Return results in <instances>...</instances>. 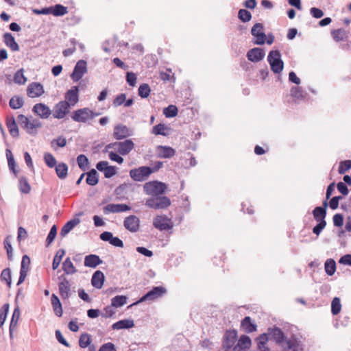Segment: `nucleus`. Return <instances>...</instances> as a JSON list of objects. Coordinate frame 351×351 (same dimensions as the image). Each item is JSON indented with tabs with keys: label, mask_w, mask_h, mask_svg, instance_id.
<instances>
[{
	"label": "nucleus",
	"mask_w": 351,
	"mask_h": 351,
	"mask_svg": "<svg viewBox=\"0 0 351 351\" xmlns=\"http://www.w3.org/2000/svg\"><path fill=\"white\" fill-rule=\"evenodd\" d=\"M132 135V130L123 124H117L114 128L113 137L116 140H122Z\"/></svg>",
	"instance_id": "14"
},
{
	"label": "nucleus",
	"mask_w": 351,
	"mask_h": 351,
	"mask_svg": "<svg viewBox=\"0 0 351 351\" xmlns=\"http://www.w3.org/2000/svg\"><path fill=\"white\" fill-rule=\"evenodd\" d=\"M241 327L247 333H251L257 330V325L252 322V319L249 316H246L242 319Z\"/></svg>",
	"instance_id": "28"
},
{
	"label": "nucleus",
	"mask_w": 351,
	"mask_h": 351,
	"mask_svg": "<svg viewBox=\"0 0 351 351\" xmlns=\"http://www.w3.org/2000/svg\"><path fill=\"white\" fill-rule=\"evenodd\" d=\"M134 326V322L132 319H121L112 325L113 330L129 329Z\"/></svg>",
	"instance_id": "31"
},
{
	"label": "nucleus",
	"mask_w": 351,
	"mask_h": 351,
	"mask_svg": "<svg viewBox=\"0 0 351 351\" xmlns=\"http://www.w3.org/2000/svg\"><path fill=\"white\" fill-rule=\"evenodd\" d=\"M178 109L174 105H169L163 110V114L167 118H173L178 115Z\"/></svg>",
	"instance_id": "52"
},
{
	"label": "nucleus",
	"mask_w": 351,
	"mask_h": 351,
	"mask_svg": "<svg viewBox=\"0 0 351 351\" xmlns=\"http://www.w3.org/2000/svg\"><path fill=\"white\" fill-rule=\"evenodd\" d=\"M5 154L8 159L9 169L16 176V174L18 173V171L16 170L15 169L16 164L14 160V156L12 154V152L10 149H7L5 151Z\"/></svg>",
	"instance_id": "47"
},
{
	"label": "nucleus",
	"mask_w": 351,
	"mask_h": 351,
	"mask_svg": "<svg viewBox=\"0 0 351 351\" xmlns=\"http://www.w3.org/2000/svg\"><path fill=\"white\" fill-rule=\"evenodd\" d=\"M77 162L79 168L82 171H85L89 164L88 159L84 154H80L77 157Z\"/></svg>",
	"instance_id": "54"
},
{
	"label": "nucleus",
	"mask_w": 351,
	"mask_h": 351,
	"mask_svg": "<svg viewBox=\"0 0 351 351\" xmlns=\"http://www.w3.org/2000/svg\"><path fill=\"white\" fill-rule=\"evenodd\" d=\"M71 106L66 101H60L57 103L53 109V117L56 119L64 118L70 111Z\"/></svg>",
	"instance_id": "10"
},
{
	"label": "nucleus",
	"mask_w": 351,
	"mask_h": 351,
	"mask_svg": "<svg viewBox=\"0 0 351 351\" xmlns=\"http://www.w3.org/2000/svg\"><path fill=\"white\" fill-rule=\"evenodd\" d=\"M264 26L262 23H255L251 29L252 35L256 38L253 43L257 45H262L265 43L266 34L263 32Z\"/></svg>",
	"instance_id": "9"
},
{
	"label": "nucleus",
	"mask_w": 351,
	"mask_h": 351,
	"mask_svg": "<svg viewBox=\"0 0 351 351\" xmlns=\"http://www.w3.org/2000/svg\"><path fill=\"white\" fill-rule=\"evenodd\" d=\"M151 93V88L147 84H142L139 86L138 89V95L143 99L147 98Z\"/></svg>",
	"instance_id": "50"
},
{
	"label": "nucleus",
	"mask_w": 351,
	"mask_h": 351,
	"mask_svg": "<svg viewBox=\"0 0 351 351\" xmlns=\"http://www.w3.org/2000/svg\"><path fill=\"white\" fill-rule=\"evenodd\" d=\"M86 182L90 186H95L99 182V174L95 169H91L86 173Z\"/></svg>",
	"instance_id": "38"
},
{
	"label": "nucleus",
	"mask_w": 351,
	"mask_h": 351,
	"mask_svg": "<svg viewBox=\"0 0 351 351\" xmlns=\"http://www.w3.org/2000/svg\"><path fill=\"white\" fill-rule=\"evenodd\" d=\"M51 14L56 16H62L68 12V8L61 4L50 7Z\"/></svg>",
	"instance_id": "41"
},
{
	"label": "nucleus",
	"mask_w": 351,
	"mask_h": 351,
	"mask_svg": "<svg viewBox=\"0 0 351 351\" xmlns=\"http://www.w3.org/2000/svg\"><path fill=\"white\" fill-rule=\"evenodd\" d=\"M238 18L243 23L248 22L252 19V14L245 9H240L238 12Z\"/></svg>",
	"instance_id": "56"
},
{
	"label": "nucleus",
	"mask_w": 351,
	"mask_h": 351,
	"mask_svg": "<svg viewBox=\"0 0 351 351\" xmlns=\"http://www.w3.org/2000/svg\"><path fill=\"white\" fill-rule=\"evenodd\" d=\"M267 334L278 345H282L287 339L282 329L277 326L269 328L267 329Z\"/></svg>",
	"instance_id": "13"
},
{
	"label": "nucleus",
	"mask_w": 351,
	"mask_h": 351,
	"mask_svg": "<svg viewBox=\"0 0 351 351\" xmlns=\"http://www.w3.org/2000/svg\"><path fill=\"white\" fill-rule=\"evenodd\" d=\"M17 119L21 127L24 129L27 134L32 136L36 135V129L42 127V123L38 119H34L30 121L29 119L24 114L18 115Z\"/></svg>",
	"instance_id": "1"
},
{
	"label": "nucleus",
	"mask_w": 351,
	"mask_h": 351,
	"mask_svg": "<svg viewBox=\"0 0 351 351\" xmlns=\"http://www.w3.org/2000/svg\"><path fill=\"white\" fill-rule=\"evenodd\" d=\"M105 281V276L100 270L94 272L91 278V285L96 289H101Z\"/></svg>",
	"instance_id": "26"
},
{
	"label": "nucleus",
	"mask_w": 351,
	"mask_h": 351,
	"mask_svg": "<svg viewBox=\"0 0 351 351\" xmlns=\"http://www.w3.org/2000/svg\"><path fill=\"white\" fill-rule=\"evenodd\" d=\"M80 222L79 218H73L67 221L60 230V236L64 237L73 228Z\"/></svg>",
	"instance_id": "34"
},
{
	"label": "nucleus",
	"mask_w": 351,
	"mask_h": 351,
	"mask_svg": "<svg viewBox=\"0 0 351 351\" xmlns=\"http://www.w3.org/2000/svg\"><path fill=\"white\" fill-rule=\"evenodd\" d=\"M269 337L267 333H263L256 338L255 341L257 343V347L260 351H270L269 348L266 346Z\"/></svg>",
	"instance_id": "36"
},
{
	"label": "nucleus",
	"mask_w": 351,
	"mask_h": 351,
	"mask_svg": "<svg viewBox=\"0 0 351 351\" xmlns=\"http://www.w3.org/2000/svg\"><path fill=\"white\" fill-rule=\"evenodd\" d=\"M6 126L13 138L19 137V130L14 117L6 118Z\"/></svg>",
	"instance_id": "27"
},
{
	"label": "nucleus",
	"mask_w": 351,
	"mask_h": 351,
	"mask_svg": "<svg viewBox=\"0 0 351 351\" xmlns=\"http://www.w3.org/2000/svg\"><path fill=\"white\" fill-rule=\"evenodd\" d=\"M79 86H73L69 90H68L65 95L64 99L66 101H68L71 106H75L79 101Z\"/></svg>",
	"instance_id": "19"
},
{
	"label": "nucleus",
	"mask_w": 351,
	"mask_h": 351,
	"mask_svg": "<svg viewBox=\"0 0 351 351\" xmlns=\"http://www.w3.org/2000/svg\"><path fill=\"white\" fill-rule=\"evenodd\" d=\"M290 93L291 97L298 99H303L305 97L303 90L300 86H293L291 88Z\"/></svg>",
	"instance_id": "55"
},
{
	"label": "nucleus",
	"mask_w": 351,
	"mask_h": 351,
	"mask_svg": "<svg viewBox=\"0 0 351 351\" xmlns=\"http://www.w3.org/2000/svg\"><path fill=\"white\" fill-rule=\"evenodd\" d=\"M24 104V101L21 97L14 95L9 101L10 107L14 110L21 108Z\"/></svg>",
	"instance_id": "46"
},
{
	"label": "nucleus",
	"mask_w": 351,
	"mask_h": 351,
	"mask_svg": "<svg viewBox=\"0 0 351 351\" xmlns=\"http://www.w3.org/2000/svg\"><path fill=\"white\" fill-rule=\"evenodd\" d=\"M331 35L336 42L346 40L348 38V32L343 28L332 30Z\"/></svg>",
	"instance_id": "40"
},
{
	"label": "nucleus",
	"mask_w": 351,
	"mask_h": 351,
	"mask_svg": "<svg viewBox=\"0 0 351 351\" xmlns=\"http://www.w3.org/2000/svg\"><path fill=\"white\" fill-rule=\"evenodd\" d=\"M267 61L271 70L276 74H280L284 68V62L281 59V53L279 50H271L267 56Z\"/></svg>",
	"instance_id": "4"
},
{
	"label": "nucleus",
	"mask_w": 351,
	"mask_h": 351,
	"mask_svg": "<svg viewBox=\"0 0 351 351\" xmlns=\"http://www.w3.org/2000/svg\"><path fill=\"white\" fill-rule=\"evenodd\" d=\"M1 280L5 281L8 287H11L12 284V277H11V270L10 268H5L2 270L0 276Z\"/></svg>",
	"instance_id": "51"
},
{
	"label": "nucleus",
	"mask_w": 351,
	"mask_h": 351,
	"mask_svg": "<svg viewBox=\"0 0 351 351\" xmlns=\"http://www.w3.org/2000/svg\"><path fill=\"white\" fill-rule=\"evenodd\" d=\"M92 342L91 335L87 332L82 333L79 339V346L81 348H85L89 346Z\"/></svg>",
	"instance_id": "44"
},
{
	"label": "nucleus",
	"mask_w": 351,
	"mask_h": 351,
	"mask_svg": "<svg viewBox=\"0 0 351 351\" xmlns=\"http://www.w3.org/2000/svg\"><path fill=\"white\" fill-rule=\"evenodd\" d=\"M252 341L249 336L242 335L238 339V343L233 347V351H242L250 348Z\"/></svg>",
	"instance_id": "25"
},
{
	"label": "nucleus",
	"mask_w": 351,
	"mask_h": 351,
	"mask_svg": "<svg viewBox=\"0 0 351 351\" xmlns=\"http://www.w3.org/2000/svg\"><path fill=\"white\" fill-rule=\"evenodd\" d=\"M158 149H160L158 157L160 158H171L176 154L175 149L169 146L160 145Z\"/></svg>",
	"instance_id": "33"
},
{
	"label": "nucleus",
	"mask_w": 351,
	"mask_h": 351,
	"mask_svg": "<svg viewBox=\"0 0 351 351\" xmlns=\"http://www.w3.org/2000/svg\"><path fill=\"white\" fill-rule=\"evenodd\" d=\"M265 55V53L263 49L254 47L247 52L246 56L248 60L252 62H258L264 58Z\"/></svg>",
	"instance_id": "22"
},
{
	"label": "nucleus",
	"mask_w": 351,
	"mask_h": 351,
	"mask_svg": "<svg viewBox=\"0 0 351 351\" xmlns=\"http://www.w3.org/2000/svg\"><path fill=\"white\" fill-rule=\"evenodd\" d=\"M65 252H66L64 249H60L56 252L52 263V269L53 270H56L59 267L62 258L65 254Z\"/></svg>",
	"instance_id": "49"
},
{
	"label": "nucleus",
	"mask_w": 351,
	"mask_h": 351,
	"mask_svg": "<svg viewBox=\"0 0 351 351\" xmlns=\"http://www.w3.org/2000/svg\"><path fill=\"white\" fill-rule=\"evenodd\" d=\"M45 93L43 86L39 82L30 83L27 88V94L34 98L41 96Z\"/></svg>",
	"instance_id": "18"
},
{
	"label": "nucleus",
	"mask_w": 351,
	"mask_h": 351,
	"mask_svg": "<svg viewBox=\"0 0 351 351\" xmlns=\"http://www.w3.org/2000/svg\"><path fill=\"white\" fill-rule=\"evenodd\" d=\"M20 317V308L19 306H16L14 308V310L13 311L12 318L10 320V326L12 327H17V323Z\"/></svg>",
	"instance_id": "61"
},
{
	"label": "nucleus",
	"mask_w": 351,
	"mask_h": 351,
	"mask_svg": "<svg viewBox=\"0 0 351 351\" xmlns=\"http://www.w3.org/2000/svg\"><path fill=\"white\" fill-rule=\"evenodd\" d=\"M4 247L7 251V255L8 260L11 261L12 259V247L9 239V236L6 237L3 241Z\"/></svg>",
	"instance_id": "63"
},
{
	"label": "nucleus",
	"mask_w": 351,
	"mask_h": 351,
	"mask_svg": "<svg viewBox=\"0 0 351 351\" xmlns=\"http://www.w3.org/2000/svg\"><path fill=\"white\" fill-rule=\"evenodd\" d=\"M341 309L340 299L337 297L333 298L331 302V313L333 315H338Z\"/></svg>",
	"instance_id": "53"
},
{
	"label": "nucleus",
	"mask_w": 351,
	"mask_h": 351,
	"mask_svg": "<svg viewBox=\"0 0 351 351\" xmlns=\"http://www.w3.org/2000/svg\"><path fill=\"white\" fill-rule=\"evenodd\" d=\"M51 302L53 310L56 315L58 317H61L62 315V313H63L62 306V303H61L60 299L56 294L53 293L51 295Z\"/></svg>",
	"instance_id": "32"
},
{
	"label": "nucleus",
	"mask_w": 351,
	"mask_h": 351,
	"mask_svg": "<svg viewBox=\"0 0 351 351\" xmlns=\"http://www.w3.org/2000/svg\"><path fill=\"white\" fill-rule=\"evenodd\" d=\"M325 271L328 276H332L336 271V263L332 258H328L324 264Z\"/></svg>",
	"instance_id": "48"
},
{
	"label": "nucleus",
	"mask_w": 351,
	"mask_h": 351,
	"mask_svg": "<svg viewBox=\"0 0 351 351\" xmlns=\"http://www.w3.org/2000/svg\"><path fill=\"white\" fill-rule=\"evenodd\" d=\"M87 72V63L84 60H79L74 66L73 71L71 75L73 82H78L83 75Z\"/></svg>",
	"instance_id": "12"
},
{
	"label": "nucleus",
	"mask_w": 351,
	"mask_h": 351,
	"mask_svg": "<svg viewBox=\"0 0 351 351\" xmlns=\"http://www.w3.org/2000/svg\"><path fill=\"white\" fill-rule=\"evenodd\" d=\"M68 165L64 162H60L55 167L57 176L61 179H65L68 175Z\"/></svg>",
	"instance_id": "39"
},
{
	"label": "nucleus",
	"mask_w": 351,
	"mask_h": 351,
	"mask_svg": "<svg viewBox=\"0 0 351 351\" xmlns=\"http://www.w3.org/2000/svg\"><path fill=\"white\" fill-rule=\"evenodd\" d=\"M131 186V184L123 183L118 186L114 190V195L118 199L126 198L128 189Z\"/></svg>",
	"instance_id": "37"
},
{
	"label": "nucleus",
	"mask_w": 351,
	"mask_h": 351,
	"mask_svg": "<svg viewBox=\"0 0 351 351\" xmlns=\"http://www.w3.org/2000/svg\"><path fill=\"white\" fill-rule=\"evenodd\" d=\"M100 114L99 112H94L88 108H83L74 110L71 117L74 121L86 123Z\"/></svg>",
	"instance_id": "2"
},
{
	"label": "nucleus",
	"mask_w": 351,
	"mask_h": 351,
	"mask_svg": "<svg viewBox=\"0 0 351 351\" xmlns=\"http://www.w3.org/2000/svg\"><path fill=\"white\" fill-rule=\"evenodd\" d=\"M167 189V185L158 180L146 182L143 186V191L147 195L158 196L163 195Z\"/></svg>",
	"instance_id": "3"
},
{
	"label": "nucleus",
	"mask_w": 351,
	"mask_h": 351,
	"mask_svg": "<svg viewBox=\"0 0 351 351\" xmlns=\"http://www.w3.org/2000/svg\"><path fill=\"white\" fill-rule=\"evenodd\" d=\"M328 202L324 200L322 206H317L313 210V215L315 221H326L325 218L327 214L326 210Z\"/></svg>",
	"instance_id": "24"
},
{
	"label": "nucleus",
	"mask_w": 351,
	"mask_h": 351,
	"mask_svg": "<svg viewBox=\"0 0 351 351\" xmlns=\"http://www.w3.org/2000/svg\"><path fill=\"white\" fill-rule=\"evenodd\" d=\"M62 280L58 283L59 293L61 298L64 300L70 297L71 285L69 281L63 276L59 277Z\"/></svg>",
	"instance_id": "21"
},
{
	"label": "nucleus",
	"mask_w": 351,
	"mask_h": 351,
	"mask_svg": "<svg viewBox=\"0 0 351 351\" xmlns=\"http://www.w3.org/2000/svg\"><path fill=\"white\" fill-rule=\"evenodd\" d=\"M171 128L164 123H158L153 127L152 133L158 136H167L169 134Z\"/></svg>",
	"instance_id": "35"
},
{
	"label": "nucleus",
	"mask_w": 351,
	"mask_h": 351,
	"mask_svg": "<svg viewBox=\"0 0 351 351\" xmlns=\"http://www.w3.org/2000/svg\"><path fill=\"white\" fill-rule=\"evenodd\" d=\"M19 191L24 194H28L31 191V186L26 177L21 176L19 180Z\"/></svg>",
	"instance_id": "42"
},
{
	"label": "nucleus",
	"mask_w": 351,
	"mask_h": 351,
	"mask_svg": "<svg viewBox=\"0 0 351 351\" xmlns=\"http://www.w3.org/2000/svg\"><path fill=\"white\" fill-rule=\"evenodd\" d=\"M237 338V331L235 329L226 330L223 335L222 341V348L224 351H230L231 349L233 350Z\"/></svg>",
	"instance_id": "8"
},
{
	"label": "nucleus",
	"mask_w": 351,
	"mask_h": 351,
	"mask_svg": "<svg viewBox=\"0 0 351 351\" xmlns=\"http://www.w3.org/2000/svg\"><path fill=\"white\" fill-rule=\"evenodd\" d=\"M145 205L154 210L165 209L171 205V200L167 196H153L147 199Z\"/></svg>",
	"instance_id": "5"
},
{
	"label": "nucleus",
	"mask_w": 351,
	"mask_h": 351,
	"mask_svg": "<svg viewBox=\"0 0 351 351\" xmlns=\"http://www.w3.org/2000/svg\"><path fill=\"white\" fill-rule=\"evenodd\" d=\"M153 226L160 231L169 230L173 228V223L165 215H158L153 220Z\"/></svg>",
	"instance_id": "11"
},
{
	"label": "nucleus",
	"mask_w": 351,
	"mask_h": 351,
	"mask_svg": "<svg viewBox=\"0 0 351 351\" xmlns=\"http://www.w3.org/2000/svg\"><path fill=\"white\" fill-rule=\"evenodd\" d=\"M284 343L286 344V348L291 351H303L302 342L295 335H292L288 339H286Z\"/></svg>",
	"instance_id": "16"
},
{
	"label": "nucleus",
	"mask_w": 351,
	"mask_h": 351,
	"mask_svg": "<svg viewBox=\"0 0 351 351\" xmlns=\"http://www.w3.org/2000/svg\"><path fill=\"white\" fill-rule=\"evenodd\" d=\"M62 269L66 274H73L77 272L69 257H67L62 263Z\"/></svg>",
	"instance_id": "43"
},
{
	"label": "nucleus",
	"mask_w": 351,
	"mask_h": 351,
	"mask_svg": "<svg viewBox=\"0 0 351 351\" xmlns=\"http://www.w3.org/2000/svg\"><path fill=\"white\" fill-rule=\"evenodd\" d=\"M134 147V143L131 139H126L124 141L118 142L117 152L122 155H128Z\"/></svg>",
	"instance_id": "23"
},
{
	"label": "nucleus",
	"mask_w": 351,
	"mask_h": 351,
	"mask_svg": "<svg viewBox=\"0 0 351 351\" xmlns=\"http://www.w3.org/2000/svg\"><path fill=\"white\" fill-rule=\"evenodd\" d=\"M130 178L136 182L146 180L151 175L150 167L141 166L138 168L132 169L129 172Z\"/></svg>",
	"instance_id": "7"
},
{
	"label": "nucleus",
	"mask_w": 351,
	"mask_h": 351,
	"mask_svg": "<svg viewBox=\"0 0 351 351\" xmlns=\"http://www.w3.org/2000/svg\"><path fill=\"white\" fill-rule=\"evenodd\" d=\"M57 235V227L56 225L52 226L46 239V246L48 247L54 241Z\"/></svg>",
	"instance_id": "60"
},
{
	"label": "nucleus",
	"mask_w": 351,
	"mask_h": 351,
	"mask_svg": "<svg viewBox=\"0 0 351 351\" xmlns=\"http://www.w3.org/2000/svg\"><path fill=\"white\" fill-rule=\"evenodd\" d=\"M27 81V78L23 74V70L19 69L17 71L14 75V82L18 84H24Z\"/></svg>",
	"instance_id": "58"
},
{
	"label": "nucleus",
	"mask_w": 351,
	"mask_h": 351,
	"mask_svg": "<svg viewBox=\"0 0 351 351\" xmlns=\"http://www.w3.org/2000/svg\"><path fill=\"white\" fill-rule=\"evenodd\" d=\"M131 210V207L125 204H109L104 207L103 210L105 214L110 213H122Z\"/></svg>",
	"instance_id": "20"
},
{
	"label": "nucleus",
	"mask_w": 351,
	"mask_h": 351,
	"mask_svg": "<svg viewBox=\"0 0 351 351\" xmlns=\"http://www.w3.org/2000/svg\"><path fill=\"white\" fill-rule=\"evenodd\" d=\"M128 298L125 295H116L111 299V305L114 308H119L127 303Z\"/></svg>",
	"instance_id": "45"
},
{
	"label": "nucleus",
	"mask_w": 351,
	"mask_h": 351,
	"mask_svg": "<svg viewBox=\"0 0 351 351\" xmlns=\"http://www.w3.org/2000/svg\"><path fill=\"white\" fill-rule=\"evenodd\" d=\"M350 169L351 160H346L340 162L338 171L339 174H343Z\"/></svg>",
	"instance_id": "62"
},
{
	"label": "nucleus",
	"mask_w": 351,
	"mask_h": 351,
	"mask_svg": "<svg viewBox=\"0 0 351 351\" xmlns=\"http://www.w3.org/2000/svg\"><path fill=\"white\" fill-rule=\"evenodd\" d=\"M3 42L5 45L10 47L13 51H18L19 50V45L16 42L14 36L11 33L6 32L3 35Z\"/></svg>",
	"instance_id": "30"
},
{
	"label": "nucleus",
	"mask_w": 351,
	"mask_h": 351,
	"mask_svg": "<svg viewBox=\"0 0 351 351\" xmlns=\"http://www.w3.org/2000/svg\"><path fill=\"white\" fill-rule=\"evenodd\" d=\"M44 160L47 166L49 168H53L56 166V159L51 153H45L44 154Z\"/></svg>",
	"instance_id": "57"
},
{
	"label": "nucleus",
	"mask_w": 351,
	"mask_h": 351,
	"mask_svg": "<svg viewBox=\"0 0 351 351\" xmlns=\"http://www.w3.org/2000/svg\"><path fill=\"white\" fill-rule=\"evenodd\" d=\"M166 293L167 289L165 287L162 286L154 287L150 291H149L141 298H140V299L138 301L130 305L128 308L147 300H154L156 299L162 297Z\"/></svg>",
	"instance_id": "6"
},
{
	"label": "nucleus",
	"mask_w": 351,
	"mask_h": 351,
	"mask_svg": "<svg viewBox=\"0 0 351 351\" xmlns=\"http://www.w3.org/2000/svg\"><path fill=\"white\" fill-rule=\"evenodd\" d=\"M125 228L131 232H136L139 230L140 219L138 217L131 215L125 218L123 221Z\"/></svg>",
	"instance_id": "15"
},
{
	"label": "nucleus",
	"mask_w": 351,
	"mask_h": 351,
	"mask_svg": "<svg viewBox=\"0 0 351 351\" xmlns=\"http://www.w3.org/2000/svg\"><path fill=\"white\" fill-rule=\"evenodd\" d=\"M102 263V261L98 255L89 254L84 258V266L91 268H95Z\"/></svg>",
	"instance_id": "29"
},
{
	"label": "nucleus",
	"mask_w": 351,
	"mask_h": 351,
	"mask_svg": "<svg viewBox=\"0 0 351 351\" xmlns=\"http://www.w3.org/2000/svg\"><path fill=\"white\" fill-rule=\"evenodd\" d=\"M10 305L8 303L4 304L0 308V328L3 325L8 313L9 311Z\"/></svg>",
	"instance_id": "59"
},
{
	"label": "nucleus",
	"mask_w": 351,
	"mask_h": 351,
	"mask_svg": "<svg viewBox=\"0 0 351 351\" xmlns=\"http://www.w3.org/2000/svg\"><path fill=\"white\" fill-rule=\"evenodd\" d=\"M32 112L41 119H47L51 114V109L43 103L36 104L33 106Z\"/></svg>",
	"instance_id": "17"
},
{
	"label": "nucleus",
	"mask_w": 351,
	"mask_h": 351,
	"mask_svg": "<svg viewBox=\"0 0 351 351\" xmlns=\"http://www.w3.org/2000/svg\"><path fill=\"white\" fill-rule=\"evenodd\" d=\"M317 223L313 228V232L316 235H319L322 231L325 228L326 226V221H316Z\"/></svg>",
	"instance_id": "64"
}]
</instances>
